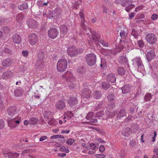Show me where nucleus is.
Segmentation results:
<instances>
[{
    "label": "nucleus",
    "mask_w": 158,
    "mask_h": 158,
    "mask_svg": "<svg viewBox=\"0 0 158 158\" xmlns=\"http://www.w3.org/2000/svg\"><path fill=\"white\" fill-rule=\"evenodd\" d=\"M35 66L37 71H40L44 68V63L43 61L37 60L35 63Z\"/></svg>",
    "instance_id": "nucleus-14"
},
{
    "label": "nucleus",
    "mask_w": 158,
    "mask_h": 158,
    "mask_svg": "<svg viewBox=\"0 0 158 158\" xmlns=\"http://www.w3.org/2000/svg\"><path fill=\"white\" fill-rule=\"evenodd\" d=\"M101 85L102 88L105 89H107L110 87V83L107 81L102 82Z\"/></svg>",
    "instance_id": "nucleus-26"
},
{
    "label": "nucleus",
    "mask_w": 158,
    "mask_h": 158,
    "mask_svg": "<svg viewBox=\"0 0 158 158\" xmlns=\"http://www.w3.org/2000/svg\"><path fill=\"white\" fill-rule=\"evenodd\" d=\"M89 121L90 122L92 123H96L98 122L97 119H93L92 118H90L89 120Z\"/></svg>",
    "instance_id": "nucleus-61"
},
{
    "label": "nucleus",
    "mask_w": 158,
    "mask_h": 158,
    "mask_svg": "<svg viewBox=\"0 0 158 158\" xmlns=\"http://www.w3.org/2000/svg\"><path fill=\"white\" fill-rule=\"evenodd\" d=\"M5 125L4 121L3 120L0 119V130L3 128Z\"/></svg>",
    "instance_id": "nucleus-49"
},
{
    "label": "nucleus",
    "mask_w": 158,
    "mask_h": 158,
    "mask_svg": "<svg viewBox=\"0 0 158 158\" xmlns=\"http://www.w3.org/2000/svg\"><path fill=\"white\" fill-rule=\"evenodd\" d=\"M91 148L93 150H94L95 149L96 146H95V144L94 143H91L90 144Z\"/></svg>",
    "instance_id": "nucleus-59"
},
{
    "label": "nucleus",
    "mask_w": 158,
    "mask_h": 158,
    "mask_svg": "<svg viewBox=\"0 0 158 158\" xmlns=\"http://www.w3.org/2000/svg\"><path fill=\"white\" fill-rule=\"evenodd\" d=\"M28 40L30 44L35 45L38 41V37L35 33H31L29 35Z\"/></svg>",
    "instance_id": "nucleus-5"
},
{
    "label": "nucleus",
    "mask_w": 158,
    "mask_h": 158,
    "mask_svg": "<svg viewBox=\"0 0 158 158\" xmlns=\"http://www.w3.org/2000/svg\"><path fill=\"white\" fill-rule=\"evenodd\" d=\"M48 137L46 136H43L40 137V140L41 141H43V140L46 139H47Z\"/></svg>",
    "instance_id": "nucleus-60"
},
{
    "label": "nucleus",
    "mask_w": 158,
    "mask_h": 158,
    "mask_svg": "<svg viewBox=\"0 0 158 158\" xmlns=\"http://www.w3.org/2000/svg\"><path fill=\"white\" fill-rule=\"evenodd\" d=\"M115 96L114 94L109 93L107 96V98L110 102H113L114 100Z\"/></svg>",
    "instance_id": "nucleus-32"
},
{
    "label": "nucleus",
    "mask_w": 158,
    "mask_h": 158,
    "mask_svg": "<svg viewBox=\"0 0 158 158\" xmlns=\"http://www.w3.org/2000/svg\"><path fill=\"white\" fill-rule=\"evenodd\" d=\"M63 78L65 79L67 82H73L75 81V78L73 76L71 72L67 71L66 73L63 76Z\"/></svg>",
    "instance_id": "nucleus-7"
},
{
    "label": "nucleus",
    "mask_w": 158,
    "mask_h": 158,
    "mask_svg": "<svg viewBox=\"0 0 158 158\" xmlns=\"http://www.w3.org/2000/svg\"><path fill=\"white\" fill-rule=\"evenodd\" d=\"M2 30L4 33H6L9 32V29L8 27H6L3 28Z\"/></svg>",
    "instance_id": "nucleus-56"
},
{
    "label": "nucleus",
    "mask_w": 158,
    "mask_h": 158,
    "mask_svg": "<svg viewBox=\"0 0 158 158\" xmlns=\"http://www.w3.org/2000/svg\"><path fill=\"white\" fill-rule=\"evenodd\" d=\"M146 39L150 44H153L156 41L157 38L153 34H148L146 35Z\"/></svg>",
    "instance_id": "nucleus-4"
},
{
    "label": "nucleus",
    "mask_w": 158,
    "mask_h": 158,
    "mask_svg": "<svg viewBox=\"0 0 158 158\" xmlns=\"http://www.w3.org/2000/svg\"><path fill=\"white\" fill-rule=\"evenodd\" d=\"M77 98L74 97L70 98L68 101V103L72 106L76 105L77 104Z\"/></svg>",
    "instance_id": "nucleus-19"
},
{
    "label": "nucleus",
    "mask_w": 158,
    "mask_h": 158,
    "mask_svg": "<svg viewBox=\"0 0 158 158\" xmlns=\"http://www.w3.org/2000/svg\"><path fill=\"white\" fill-rule=\"evenodd\" d=\"M136 143V141L132 140L130 141L129 145L132 148H135Z\"/></svg>",
    "instance_id": "nucleus-45"
},
{
    "label": "nucleus",
    "mask_w": 158,
    "mask_h": 158,
    "mask_svg": "<svg viewBox=\"0 0 158 158\" xmlns=\"http://www.w3.org/2000/svg\"><path fill=\"white\" fill-rule=\"evenodd\" d=\"M75 141L74 139L70 138L66 142V143L69 145H71Z\"/></svg>",
    "instance_id": "nucleus-47"
},
{
    "label": "nucleus",
    "mask_w": 158,
    "mask_h": 158,
    "mask_svg": "<svg viewBox=\"0 0 158 158\" xmlns=\"http://www.w3.org/2000/svg\"><path fill=\"white\" fill-rule=\"evenodd\" d=\"M126 111L124 109H121L117 115V118L119 119L122 118L126 117L127 114Z\"/></svg>",
    "instance_id": "nucleus-18"
},
{
    "label": "nucleus",
    "mask_w": 158,
    "mask_h": 158,
    "mask_svg": "<svg viewBox=\"0 0 158 158\" xmlns=\"http://www.w3.org/2000/svg\"><path fill=\"white\" fill-rule=\"evenodd\" d=\"M13 73L10 71H7L4 72L2 74V78L4 79H6L10 78L13 75Z\"/></svg>",
    "instance_id": "nucleus-21"
},
{
    "label": "nucleus",
    "mask_w": 158,
    "mask_h": 158,
    "mask_svg": "<svg viewBox=\"0 0 158 158\" xmlns=\"http://www.w3.org/2000/svg\"><path fill=\"white\" fill-rule=\"evenodd\" d=\"M77 72L78 73L81 74H84L85 73V70L84 67H79L77 69Z\"/></svg>",
    "instance_id": "nucleus-35"
},
{
    "label": "nucleus",
    "mask_w": 158,
    "mask_h": 158,
    "mask_svg": "<svg viewBox=\"0 0 158 158\" xmlns=\"http://www.w3.org/2000/svg\"><path fill=\"white\" fill-rule=\"evenodd\" d=\"M152 98V96L150 93H148L146 94L144 97V100L146 101H149L151 100Z\"/></svg>",
    "instance_id": "nucleus-41"
},
{
    "label": "nucleus",
    "mask_w": 158,
    "mask_h": 158,
    "mask_svg": "<svg viewBox=\"0 0 158 158\" xmlns=\"http://www.w3.org/2000/svg\"><path fill=\"white\" fill-rule=\"evenodd\" d=\"M85 59L88 65L92 66L95 64L96 57L94 54L89 53L86 55Z\"/></svg>",
    "instance_id": "nucleus-2"
},
{
    "label": "nucleus",
    "mask_w": 158,
    "mask_h": 158,
    "mask_svg": "<svg viewBox=\"0 0 158 158\" xmlns=\"http://www.w3.org/2000/svg\"><path fill=\"white\" fill-rule=\"evenodd\" d=\"M42 10H40V8L39 7H38L37 9L35 11V13L36 15H40L42 12Z\"/></svg>",
    "instance_id": "nucleus-48"
},
{
    "label": "nucleus",
    "mask_w": 158,
    "mask_h": 158,
    "mask_svg": "<svg viewBox=\"0 0 158 158\" xmlns=\"http://www.w3.org/2000/svg\"><path fill=\"white\" fill-rule=\"evenodd\" d=\"M73 82L69 83V86L70 89H74L76 88V85Z\"/></svg>",
    "instance_id": "nucleus-46"
},
{
    "label": "nucleus",
    "mask_w": 158,
    "mask_h": 158,
    "mask_svg": "<svg viewBox=\"0 0 158 158\" xmlns=\"http://www.w3.org/2000/svg\"><path fill=\"white\" fill-rule=\"evenodd\" d=\"M138 44L140 48H142L145 45L144 42L142 40H140L138 41Z\"/></svg>",
    "instance_id": "nucleus-43"
},
{
    "label": "nucleus",
    "mask_w": 158,
    "mask_h": 158,
    "mask_svg": "<svg viewBox=\"0 0 158 158\" xmlns=\"http://www.w3.org/2000/svg\"><path fill=\"white\" fill-rule=\"evenodd\" d=\"M14 94L16 96H20L22 94V89L21 88H17L14 91Z\"/></svg>",
    "instance_id": "nucleus-28"
},
{
    "label": "nucleus",
    "mask_w": 158,
    "mask_h": 158,
    "mask_svg": "<svg viewBox=\"0 0 158 158\" xmlns=\"http://www.w3.org/2000/svg\"><path fill=\"white\" fill-rule=\"evenodd\" d=\"M67 66V61L65 59L60 60L57 64V69L60 72H63L65 70Z\"/></svg>",
    "instance_id": "nucleus-1"
},
{
    "label": "nucleus",
    "mask_w": 158,
    "mask_h": 158,
    "mask_svg": "<svg viewBox=\"0 0 158 158\" xmlns=\"http://www.w3.org/2000/svg\"><path fill=\"white\" fill-rule=\"evenodd\" d=\"M77 49L74 46H72L68 48L67 53L69 55L71 56H76L78 52Z\"/></svg>",
    "instance_id": "nucleus-6"
},
{
    "label": "nucleus",
    "mask_w": 158,
    "mask_h": 158,
    "mask_svg": "<svg viewBox=\"0 0 158 158\" xmlns=\"http://www.w3.org/2000/svg\"><path fill=\"white\" fill-rule=\"evenodd\" d=\"M58 33V30L55 28H51L48 31L49 37L52 39H54L56 38Z\"/></svg>",
    "instance_id": "nucleus-8"
},
{
    "label": "nucleus",
    "mask_w": 158,
    "mask_h": 158,
    "mask_svg": "<svg viewBox=\"0 0 158 158\" xmlns=\"http://www.w3.org/2000/svg\"><path fill=\"white\" fill-rule=\"evenodd\" d=\"M95 156L97 158H104L106 156L102 154H96L95 155Z\"/></svg>",
    "instance_id": "nucleus-52"
},
{
    "label": "nucleus",
    "mask_w": 158,
    "mask_h": 158,
    "mask_svg": "<svg viewBox=\"0 0 158 158\" xmlns=\"http://www.w3.org/2000/svg\"><path fill=\"white\" fill-rule=\"evenodd\" d=\"M88 30L92 34V37L93 40L95 41H97L98 42H100V39L98 35H96L95 33L96 32L94 31H93V30H91L89 28H88Z\"/></svg>",
    "instance_id": "nucleus-17"
},
{
    "label": "nucleus",
    "mask_w": 158,
    "mask_h": 158,
    "mask_svg": "<svg viewBox=\"0 0 158 158\" xmlns=\"http://www.w3.org/2000/svg\"><path fill=\"white\" fill-rule=\"evenodd\" d=\"M44 56V52L43 51H41L39 52L38 55V57L39 58L38 60H39V61H43Z\"/></svg>",
    "instance_id": "nucleus-42"
},
{
    "label": "nucleus",
    "mask_w": 158,
    "mask_h": 158,
    "mask_svg": "<svg viewBox=\"0 0 158 158\" xmlns=\"http://www.w3.org/2000/svg\"><path fill=\"white\" fill-rule=\"evenodd\" d=\"M94 115V112H90L88 113L87 114V115L86 116V118L88 120H89L90 118H92Z\"/></svg>",
    "instance_id": "nucleus-39"
},
{
    "label": "nucleus",
    "mask_w": 158,
    "mask_h": 158,
    "mask_svg": "<svg viewBox=\"0 0 158 158\" xmlns=\"http://www.w3.org/2000/svg\"><path fill=\"white\" fill-rule=\"evenodd\" d=\"M102 54L105 56H107L110 54V52L107 50H105L102 52Z\"/></svg>",
    "instance_id": "nucleus-58"
},
{
    "label": "nucleus",
    "mask_w": 158,
    "mask_h": 158,
    "mask_svg": "<svg viewBox=\"0 0 158 158\" xmlns=\"http://www.w3.org/2000/svg\"><path fill=\"white\" fill-rule=\"evenodd\" d=\"M38 119L37 118L35 117L31 118L29 121V123L31 125H34L37 124Z\"/></svg>",
    "instance_id": "nucleus-29"
},
{
    "label": "nucleus",
    "mask_w": 158,
    "mask_h": 158,
    "mask_svg": "<svg viewBox=\"0 0 158 158\" xmlns=\"http://www.w3.org/2000/svg\"><path fill=\"white\" fill-rule=\"evenodd\" d=\"M46 14L49 19H52L53 17L52 15V14H51V12L49 10H48V12H47Z\"/></svg>",
    "instance_id": "nucleus-53"
},
{
    "label": "nucleus",
    "mask_w": 158,
    "mask_h": 158,
    "mask_svg": "<svg viewBox=\"0 0 158 158\" xmlns=\"http://www.w3.org/2000/svg\"><path fill=\"white\" fill-rule=\"evenodd\" d=\"M131 35L135 39H137L139 36V34L138 32L134 29H132Z\"/></svg>",
    "instance_id": "nucleus-37"
},
{
    "label": "nucleus",
    "mask_w": 158,
    "mask_h": 158,
    "mask_svg": "<svg viewBox=\"0 0 158 158\" xmlns=\"http://www.w3.org/2000/svg\"><path fill=\"white\" fill-rule=\"evenodd\" d=\"M155 52L153 50L148 51L146 54V58L148 61H150L155 57Z\"/></svg>",
    "instance_id": "nucleus-15"
},
{
    "label": "nucleus",
    "mask_w": 158,
    "mask_h": 158,
    "mask_svg": "<svg viewBox=\"0 0 158 158\" xmlns=\"http://www.w3.org/2000/svg\"><path fill=\"white\" fill-rule=\"evenodd\" d=\"M158 17V15L157 14H154L151 16V19L152 20H155Z\"/></svg>",
    "instance_id": "nucleus-55"
},
{
    "label": "nucleus",
    "mask_w": 158,
    "mask_h": 158,
    "mask_svg": "<svg viewBox=\"0 0 158 158\" xmlns=\"http://www.w3.org/2000/svg\"><path fill=\"white\" fill-rule=\"evenodd\" d=\"M134 63L138 67V70L141 71L143 67L141 59L139 58H136L134 60Z\"/></svg>",
    "instance_id": "nucleus-13"
},
{
    "label": "nucleus",
    "mask_w": 158,
    "mask_h": 158,
    "mask_svg": "<svg viewBox=\"0 0 158 158\" xmlns=\"http://www.w3.org/2000/svg\"><path fill=\"white\" fill-rule=\"evenodd\" d=\"M91 91L88 88L83 89L81 92V97L83 98H89L91 96Z\"/></svg>",
    "instance_id": "nucleus-9"
},
{
    "label": "nucleus",
    "mask_w": 158,
    "mask_h": 158,
    "mask_svg": "<svg viewBox=\"0 0 158 158\" xmlns=\"http://www.w3.org/2000/svg\"><path fill=\"white\" fill-rule=\"evenodd\" d=\"M18 8L21 10H25L28 8V6L27 4L25 3L19 5L18 6Z\"/></svg>",
    "instance_id": "nucleus-30"
},
{
    "label": "nucleus",
    "mask_w": 158,
    "mask_h": 158,
    "mask_svg": "<svg viewBox=\"0 0 158 158\" xmlns=\"http://www.w3.org/2000/svg\"><path fill=\"white\" fill-rule=\"evenodd\" d=\"M20 119H17L16 118L14 119L8 118L7 122L9 126L12 128H14L17 126L20 123Z\"/></svg>",
    "instance_id": "nucleus-3"
},
{
    "label": "nucleus",
    "mask_w": 158,
    "mask_h": 158,
    "mask_svg": "<svg viewBox=\"0 0 158 158\" xmlns=\"http://www.w3.org/2000/svg\"><path fill=\"white\" fill-rule=\"evenodd\" d=\"M4 155L6 157H8L9 158L13 157V153L11 152H3Z\"/></svg>",
    "instance_id": "nucleus-38"
},
{
    "label": "nucleus",
    "mask_w": 158,
    "mask_h": 158,
    "mask_svg": "<svg viewBox=\"0 0 158 158\" xmlns=\"http://www.w3.org/2000/svg\"><path fill=\"white\" fill-rule=\"evenodd\" d=\"M14 42L15 44H19L21 43V38L19 34H16L13 37Z\"/></svg>",
    "instance_id": "nucleus-23"
},
{
    "label": "nucleus",
    "mask_w": 158,
    "mask_h": 158,
    "mask_svg": "<svg viewBox=\"0 0 158 158\" xmlns=\"http://www.w3.org/2000/svg\"><path fill=\"white\" fill-rule=\"evenodd\" d=\"M154 154H156L158 156V148H155L153 151Z\"/></svg>",
    "instance_id": "nucleus-64"
},
{
    "label": "nucleus",
    "mask_w": 158,
    "mask_h": 158,
    "mask_svg": "<svg viewBox=\"0 0 158 158\" xmlns=\"http://www.w3.org/2000/svg\"><path fill=\"white\" fill-rule=\"evenodd\" d=\"M100 42L104 47H107L108 46L107 43L103 40H100Z\"/></svg>",
    "instance_id": "nucleus-50"
},
{
    "label": "nucleus",
    "mask_w": 158,
    "mask_h": 158,
    "mask_svg": "<svg viewBox=\"0 0 158 158\" xmlns=\"http://www.w3.org/2000/svg\"><path fill=\"white\" fill-rule=\"evenodd\" d=\"M99 150L101 152H102L104 151L105 150V148L103 145H101L99 148Z\"/></svg>",
    "instance_id": "nucleus-54"
},
{
    "label": "nucleus",
    "mask_w": 158,
    "mask_h": 158,
    "mask_svg": "<svg viewBox=\"0 0 158 158\" xmlns=\"http://www.w3.org/2000/svg\"><path fill=\"white\" fill-rule=\"evenodd\" d=\"M118 62L121 64L125 63H127V60L126 58L124 56H120L118 60Z\"/></svg>",
    "instance_id": "nucleus-27"
},
{
    "label": "nucleus",
    "mask_w": 158,
    "mask_h": 158,
    "mask_svg": "<svg viewBox=\"0 0 158 158\" xmlns=\"http://www.w3.org/2000/svg\"><path fill=\"white\" fill-rule=\"evenodd\" d=\"M23 15L22 14L20 13L17 15L16 19V20L19 22H20L23 19Z\"/></svg>",
    "instance_id": "nucleus-36"
},
{
    "label": "nucleus",
    "mask_w": 158,
    "mask_h": 158,
    "mask_svg": "<svg viewBox=\"0 0 158 158\" xmlns=\"http://www.w3.org/2000/svg\"><path fill=\"white\" fill-rule=\"evenodd\" d=\"M131 87L128 85H124L122 88V93L123 94H126L129 93L131 91Z\"/></svg>",
    "instance_id": "nucleus-20"
},
{
    "label": "nucleus",
    "mask_w": 158,
    "mask_h": 158,
    "mask_svg": "<svg viewBox=\"0 0 158 158\" xmlns=\"http://www.w3.org/2000/svg\"><path fill=\"white\" fill-rule=\"evenodd\" d=\"M120 36L122 38L125 37V32L124 31H121L120 32Z\"/></svg>",
    "instance_id": "nucleus-63"
},
{
    "label": "nucleus",
    "mask_w": 158,
    "mask_h": 158,
    "mask_svg": "<svg viewBox=\"0 0 158 158\" xmlns=\"http://www.w3.org/2000/svg\"><path fill=\"white\" fill-rule=\"evenodd\" d=\"M93 97L94 98L99 99L102 96L101 92L99 91H95L94 92Z\"/></svg>",
    "instance_id": "nucleus-31"
},
{
    "label": "nucleus",
    "mask_w": 158,
    "mask_h": 158,
    "mask_svg": "<svg viewBox=\"0 0 158 158\" xmlns=\"http://www.w3.org/2000/svg\"><path fill=\"white\" fill-rule=\"evenodd\" d=\"M116 113L117 112L116 111H113L112 112H110L109 114L111 117H113L115 115Z\"/></svg>",
    "instance_id": "nucleus-62"
},
{
    "label": "nucleus",
    "mask_w": 158,
    "mask_h": 158,
    "mask_svg": "<svg viewBox=\"0 0 158 158\" xmlns=\"http://www.w3.org/2000/svg\"><path fill=\"white\" fill-rule=\"evenodd\" d=\"M85 21L84 20H82V21L81 22V28L84 30H85L87 32H85L86 34L88 35L89 34V33H87V30L89 31V30H88V28H87V26L85 25V24L84 23Z\"/></svg>",
    "instance_id": "nucleus-33"
},
{
    "label": "nucleus",
    "mask_w": 158,
    "mask_h": 158,
    "mask_svg": "<svg viewBox=\"0 0 158 158\" xmlns=\"http://www.w3.org/2000/svg\"><path fill=\"white\" fill-rule=\"evenodd\" d=\"M27 23L29 28H34L37 27V23L36 21L32 19H29L27 21Z\"/></svg>",
    "instance_id": "nucleus-12"
},
{
    "label": "nucleus",
    "mask_w": 158,
    "mask_h": 158,
    "mask_svg": "<svg viewBox=\"0 0 158 158\" xmlns=\"http://www.w3.org/2000/svg\"><path fill=\"white\" fill-rule=\"evenodd\" d=\"M117 71L119 74L121 75H124L125 73V70L124 68L121 67H119Z\"/></svg>",
    "instance_id": "nucleus-34"
},
{
    "label": "nucleus",
    "mask_w": 158,
    "mask_h": 158,
    "mask_svg": "<svg viewBox=\"0 0 158 158\" xmlns=\"http://www.w3.org/2000/svg\"><path fill=\"white\" fill-rule=\"evenodd\" d=\"M17 112V108L15 106H14L9 107L7 111L8 114L11 117H12L16 114Z\"/></svg>",
    "instance_id": "nucleus-10"
},
{
    "label": "nucleus",
    "mask_w": 158,
    "mask_h": 158,
    "mask_svg": "<svg viewBox=\"0 0 158 158\" xmlns=\"http://www.w3.org/2000/svg\"><path fill=\"white\" fill-rule=\"evenodd\" d=\"M2 51L3 52L9 54H11L12 53V51L10 50L8 48H6L5 47L2 48Z\"/></svg>",
    "instance_id": "nucleus-44"
},
{
    "label": "nucleus",
    "mask_w": 158,
    "mask_h": 158,
    "mask_svg": "<svg viewBox=\"0 0 158 158\" xmlns=\"http://www.w3.org/2000/svg\"><path fill=\"white\" fill-rule=\"evenodd\" d=\"M11 60L9 59L4 60L2 62V64L4 67H8L11 65Z\"/></svg>",
    "instance_id": "nucleus-24"
},
{
    "label": "nucleus",
    "mask_w": 158,
    "mask_h": 158,
    "mask_svg": "<svg viewBox=\"0 0 158 158\" xmlns=\"http://www.w3.org/2000/svg\"><path fill=\"white\" fill-rule=\"evenodd\" d=\"M107 80L111 83H115L116 81V77L114 74L113 73H110L107 75L106 76Z\"/></svg>",
    "instance_id": "nucleus-16"
},
{
    "label": "nucleus",
    "mask_w": 158,
    "mask_h": 158,
    "mask_svg": "<svg viewBox=\"0 0 158 158\" xmlns=\"http://www.w3.org/2000/svg\"><path fill=\"white\" fill-rule=\"evenodd\" d=\"M62 137V135H56L52 136L51 137V139H53L56 138H61Z\"/></svg>",
    "instance_id": "nucleus-51"
},
{
    "label": "nucleus",
    "mask_w": 158,
    "mask_h": 158,
    "mask_svg": "<svg viewBox=\"0 0 158 158\" xmlns=\"http://www.w3.org/2000/svg\"><path fill=\"white\" fill-rule=\"evenodd\" d=\"M131 133V129L129 127H127L122 132L123 135L124 136H128Z\"/></svg>",
    "instance_id": "nucleus-25"
},
{
    "label": "nucleus",
    "mask_w": 158,
    "mask_h": 158,
    "mask_svg": "<svg viewBox=\"0 0 158 158\" xmlns=\"http://www.w3.org/2000/svg\"><path fill=\"white\" fill-rule=\"evenodd\" d=\"M65 102L63 100H59L56 104L55 107L56 109L62 110L66 108Z\"/></svg>",
    "instance_id": "nucleus-11"
},
{
    "label": "nucleus",
    "mask_w": 158,
    "mask_h": 158,
    "mask_svg": "<svg viewBox=\"0 0 158 158\" xmlns=\"http://www.w3.org/2000/svg\"><path fill=\"white\" fill-rule=\"evenodd\" d=\"M104 114V112L102 110H101L96 114L95 115V117L99 118L102 117Z\"/></svg>",
    "instance_id": "nucleus-40"
},
{
    "label": "nucleus",
    "mask_w": 158,
    "mask_h": 158,
    "mask_svg": "<svg viewBox=\"0 0 158 158\" xmlns=\"http://www.w3.org/2000/svg\"><path fill=\"white\" fill-rule=\"evenodd\" d=\"M28 52L27 51H23L22 52V54L24 56H28Z\"/></svg>",
    "instance_id": "nucleus-57"
},
{
    "label": "nucleus",
    "mask_w": 158,
    "mask_h": 158,
    "mask_svg": "<svg viewBox=\"0 0 158 158\" xmlns=\"http://www.w3.org/2000/svg\"><path fill=\"white\" fill-rule=\"evenodd\" d=\"M68 27L65 25H62L60 27V31L61 35H66L68 31Z\"/></svg>",
    "instance_id": "nucleus-22"
}]
</instances>
